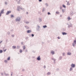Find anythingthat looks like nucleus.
Segmentation results:
<instances>
[{
  "label": "nucleus",
  "instance_id": "nucleus-1",
  "mask_svg": "<svg viewBox=\"0 0 76 76\" xmlns=\"http://www.w3.org/2000/svg\"><path fill=\"white\" fill-rule=\"evenodd\" d=\"M20 9H21V10H22V8H21L20 7V6H18V7H17V10L19 12H20Z\"/></svg>",
  "mask_w": 76,
  "mask_h": 76
},
{
  "label": "nucleus",
  "instance_id": "nucleus-2",
  "mask_svg": "<svg viewBox=\"0 0 76 76\" xmlns=\"http://www.w3.org/2000/svg\"><path fill=\"white\" fill-rule=\"evenodd\" d=\"M67 25L68 26V28H70V27H73V26H72V25H73L71 23H70L69 25V24H68Z\"/></svg>",
  "mask_w": 76,
  "mask_h": 76
},
{
  "label": "nucleus",
  "instance_id": "nucleus-3",
  "mask_svg": "<svg viewBox=\"0 0 76 76\" xmlns=\"http://www.w3.org/2000/svg\"><path fill=\"white\" fill-rule=\"evenodd\" d=\"M76 44V40H74V42L72 44V46L74 47H75V44Z\"/></svg>",
  "mask_w": 76,
  "mask_h": 76
},
{
  "label": "nucleus",
  "instance_id": "nucleus-4",
  "mask_svg": "<svg viewBox=\"0 0 76 76\" xmlns=\"http://www.w3.org/2000/svg\"><path fill=\"white\" fill-rule=\"evenodd\" d=\"M20 18H19V17H17V18L15 19V20L16 22L19 21H20Z\"/></svg>",
  "mask_w": 76,
  "mask_h": 76
},
{
  "label": "nucleus",
  "instance_id": "nucleus-5",
  "mask_svg": "<svg viewBox=\"0 0 76 76\" xmlns=\"http://www.w3.org/2000/svg\"><path fill=\"white\" fill-rule=\"evenodd\" d=\"M71 67H72V68H74L75 67V64H72L71 65Z\"/></svg>",
  "mask_w": 76,
  "mask_h": 76
},
{
  "label": "nucleus",
  "instance_id": "nucleus-6",
  "mask_svg": "<svg viewBox=\"0 0 76 76\" xmlns=\"http://www.w3.org/2000/svg\"><path fill=\"white\" fill-rule=\"evenodd\" d=\"M37 60H38V61H40L41 60V58L40 57V56H39L37 57Z\"/></svg>",
  "mask_w": 76,
  "mask_h": 76
},
{
  "label": "nucleus",
  "instance_id": "nucleus-7",
  "mask_svg": "<svg viewBox=\"0 0 76 76\" xmlns=\"http://www.w3.org/2000/svg\"><path fill=\"white\" fill-rule=\"evenodd\" d=\"M11 11L10 10L8 11H7V13H6V15H9V14H10V13H11Z\"/></svg>",
  "mask_w": 76,
  "mask_h": 76
},
{
  "label": "nucleus",
  "instance_id": "nucleus-8",
  "mask_svg": "<svg viewBox=\"0 0 76 76\" xmlns=\"http://www.w3.org/2000/svg\"><path fill=\"white\" fill-rule=\"evenodd\" d=\"M4 9H3L1 11L0 13V14H3L4 13Z\"/></svg>",
  "mask_w": 76,
  "mask_h": 76
},
{
  "label": "nucleus",
  "instance_id": "nucleus-9",
  "mask_svg": "<svg viewBox=\"0 0 76 76\" xmlns=\"http://www.w3.org/2000/svg\"><path fill=\"white\" fill-rule=\"evenodd\" d=\"M62 34L63 35H67V33H66V32H62Z\"/></svg>",
  "mask_w": 76,
  "mask_h": 76
},
{
  "label": "nucleus",
  "instance_id": "nucleus-10",
  "mask_svg": "<svg viewBox=\"0 0 76 76\" xmlns=\"http://www.w3.org/2000/svg\"><path fill=\"white\" fill-rule=\"evenodd\" d=\"M32 32V31H31V30H28L27 31V32L28 34H29V33H30V32Z\"/></svg>",
  "mask_w": 76,
  "mask_h": 76
},
{
  "label": "nucleus",
  "instance_id": "nucleus-11",
  "mask_svg": "<svg viewBox=\"0 0 76 76\" xmlns=\"http://www.w3.org/2000/svg\"><path fill=\"white\" fill-rule=\"evenodd\" d=\"M40 28V26H39L38 25V28L36 29L37 31H39V29Z\"/></svg>",
  "mask_w": 76,
  "mask_h": 76
},
{
  "label": "nucleus",
  "instance_id": "nucleus-12",
  "mask_svg": "<svg viewBox=\"0 0 76 76\" xmlns=\"http://www.w3.org/2000/svg\"><path fill=\"white\" fill-rule=\"evenodd\" d=\"M51 54H52V55H54V54H55V52L54 51H52L51 52Z\"/></svg>",
  "mask_w": 76,
  "mask_h": 76
},
{
  "label": "nucleus",
  "instance_id": "nucleus-13",
  "mask_svg": "<svg viewBox=\"0 0 76 76\" xmlns=\"http://www.w3.org/2000/svg\"><path fill=\"white\" fill-rule=\"evenodd\" d=\"M70 15L71 16H73V12H71L70 13Z\"/></svg>",
  "mask_w": 76,
  "mask_h": 76
},
{
  "label": "nucleus",
  "instance_id": "nucleus-14",
  "mask_svg": "<svg viewBox=\"0 0 76 76\" xmlns=\"http://www.w3.org/2000/svg\"><path fill=\"white\" fill-rule=\"evenodd\" d=\"M39 22H42V18H39Z\"/></svg>",
  "mask_w": 76,
  "mask_h": 76
},
{
  "label": "nucleus",
  "instance_id": "nucleus-15",
  "mask_svg": "<svg viewBox=\"0 0 76 76\" xmlns=\"http://www.w3.org/2000/svg\"><path fill=\"white\" fill-rule=\"evenodd\" d=\"M72 54V53L70 52H68L67 53V55L68 56H70V55H71Z\"/></svg>",
  "mask_w": 76,
  "mask_h": 76
},
{
  "label": "nucleus",
  "instance_id": "nucleus-16",
  "mask_svg": "<svg viewBox=\"0 0 76 76\" xmlns=\"http://www.w3.org/2000/svg\"><path fill=\"white\" fill-rule=\"evenodd\" d=\"M25 27L26 28V29H29V27L27 26H25Z\"/></svg>",
  "mask_w": 76,
  "mask_h": 76
},
{
  "label": "nucleus",
  "instance_id": "nucleus-17",
  "mask_svg": "<svg viewBox=\"0 0 76 76\" xmlns=\"http://www.w3.org/2000/svg\"><path fill=\"white\" fill-rule=\"evenodd\" d=\"M62 59V56H60L58 60H61Z\"/></svg>",
  "mask_w": 76,
  "mask_h": 76
},
{
  "label": "nucleus",
  "instance_id": "nucleus-18",
  "mask_svg": "<svg viewBox=\"0 0 76 76\" xmlns=\"http://www.w3.org/2000/svg\"><path fill=\"white\" fill-rule=\"evenodd\" d=\"M43 28H47V25H45L43 26Z\"/></svg>",
  "mask_w": 76,
  "mask_h": 76
},
{
  "label": "nucleus",
  "instance_id": "nucleus-19",
  "mask_svg": "<svg viewBox=\"0 0 76 76\" xmlns=\"http://www.w3.org/2000/svg\"><path fill=\"white\" fill-rule=\"evenodd\" d=\"M51 59L53 60L54 61V62H55L56 61V59H54L53 58H52Z\"/></svg>",
  "mask_w": 76,
  "mask_h": 76
},
{
  "label": "nucleus",
  "instance_id": "nucleus-20",
  "mask_svg": "<svg viewBox=\"0 0 76 76\" xmlns=\"http://www.w3.org/2000/svg\"><path fill=\"white\" fill-rule=\"evenodd\" d=\"M10 60V57L9 56L7 58V60L8 61Z\"/></svg>",
  "mask_w": 76,
  "mask_h": 76
},
{
  "label": "nucleus",
  "instance_id": "nucleus-21",
  "mask_svg": "<svg viewBox=\"0 0 76 76\" xmlns=\"http://www.w3.org/2000/svg\"><path fill=\"white\" fill-rule=\"evenodd\" d=\"M20 48V46L18 45L17 47V49H19Z\"/></svg>",
  "mask_w": 76,
  "mask_h": 76
},
{
  "label": "nucleus",
  "instance_id": "nucleus-22",
  "mask_svg": "<svg viewBox=\"0 0 76 76\" xmlns=\"http://www.w3.org/2000/svg\"><path fill=\"white\" fill-rule=\"evenodd\" d=\"M47 75H51V73L50 72H49L47 73Z\"/></svg>",
  "mask_w": 76,
  "mask_h": 76
},
{
  "label": "nucleus",
  "instance_id": "nucleus-23",
  "mask_svg": "<svg viewBox=\"0 0 76 76\" xmlns=\"http://www.w3.org/2000/svg\"><path fill=\"white\" fill-rule=\"evenodd\" d=\"M16 48V47L15 46H12V48H13L14 49H15Z\"/></svg>",
  "mask_w": 76,
  "mask_h": 76
},
{
  "label": "nucleus",
  "instance_id": "nucleus-24",
  "mask_svg": "<svg viewBox=\"0 0 76 76\" xmlns=\"http://www.w3.org/2000/svg\"><path fill=\"white\" fill-rule=\"evenodd\" d=\"M73 70V68L72 67H71L69 69V71H72V70Z\"/></svg>",
  "mask_w": 76,
  "mask_h": 76
},
{
  "label": "nucleus",
  "instance_id": "nucleus-25",
  "mask_svg": "<svg viewBox=\"0 0 76 76\" xmlns=\"http://www.w3.org/2000/svg\"><path fill=\"white\" fill-rule=\"evenodd\" d=\"M67 19H68V20H71V18H70V17H69Z\"/></svg>",
  "mask_w": 76,
  "mask_h": 76
},
{
  "label": "nucleus",
  "instance_id": "nucleus-26",
  "mask_svg": "<svg viewBox=\"0 0 76 76\" xmlns=\"http://www.w3.org/2000/svg\"><path fill=\"white\" fill-rule=\"evenodd\" d=\"M62 7H64V8H66V6H65V5H64V4H63L62 5Z\"/></svg>",
  "mask_w": 76,
  "mask_h": 76
},
{
  "label": "nucleus",
  "instance_id": "nucleus-27",
  "mask_svg": "<svg viewBox=\"0 0 76 76\" xmlns=\"http://www.w3.org/2000/svg\"><path fill=\"white\" fill-rule=\"evenodd\" d=\"M25 49H26V47H25V46H24L23 47V50H25Z\"/></svg>",
  "mask_w": 76,
  "mask_h": 76
},
{
  "label": "nucleus",
  "instance_id": "nucleus-28",
  "mask_svg": "<svg viewBox=\"0 0 76 76\" xmlns=\"http://www.w3.org/2000/svg\"><path fill=\"white\" fill-rule=\"evenodd\" d=\"M14 17H15V16H14V15H11V17L12 18H14Z\"/></svg>",
  "mask_w": 76,
  "mask_h": 76
},
{
  "label": "nucleus",
  "instance_id": "nucleus-29",
  "mask_svg": "<svg viewBox=\"0 0 76 76\" xmlns=\"http://www.w3.org/2000/svg\"><path fill=\"white\" fill-rule=\"evenodd\" d=\"M45 5L47 6V7H48V4L47 3H46Z\"/></svg>",
  "mask_w": 76,
  "mask_h": 76
},
{
  "label": "nucleus",
  "instance_id": "nucleus-30",
  "mask_svg": "<svg viewBox=\"0 0 76 76\" xmlns=\"http://www.w3.org/2000/svg\"><path fill=\"white\" fill-rule=\"evenodd\" d=\"M29 38V37H26L25 38V39L26 40H28V39Z\"/></svg>",
  "mask_w": 76,
  "mask_h": 76
},
{
  "label": "nucleus",
  "instance_id": "nucleus-31",
  "mask_svg": "<svg viewBox=\"0 0 76 76\" xmlns=\"http://www.w3.org/2000/svg\"><path fill=\"white\" fill-rule=\"evenodd\" d=\"M3 53V50H0V53Z\"/></svg>",
  "mask_w": 76,
  "mask_h": 76
},
{
  "label": "nucleus",
  "instance_id": "nucleus-32",
  "mask_svg": "<svg viewBox=\"0 0 76 76\" xmlns=\"http://www.w3.org/2000/svg\"><path fill=\"white\" fill-rule=\"evenodd\" d=\"M66 28H63L62 29L63 31H66Z\"/></svg>",
  "mask_w": 76,
  "mask_h": 76
},
{
  "label": "nucleus",
  "instance_id": "nucleus-33",
  "mask_svg": "<svg viewBox=\"0 0 76 76\" xmlns=\"http://www.w3.org/2000/svg\"><path fill=\"white\" fill-rule=\"evenodd\" d=\"M45 10V8H43L42 9V12H44Z\"/></svg>",
  "mask_w": 76,
  "mask_h": 76
},
{
  "label": "nucleus",
  "instance_id": "nucleus-34",
  "mask_svg": "<svg viewBox=\"0 0 76 76\" xmlns=\"http://www.w3.org/2000/svg\"><path fill=\"white\" fill-rule=\"evenodd\" d=\"M20 53H22V50L21 49L20 50Z\"/></svg>",
  "mask_w": 76,
  "mask_h": 76
},
{
  "label": "nucleus",
  "instance_id": "nucleus-35",
  "mask_svg": "<svg viewBox=\"0 0 76 76\" xmlns=\"http://www.w3.org/2000/svg\"><path fill=\"white\" fill-rule=\"evenodd\" d=\"M48 15H51V13H50V12H48Z\"/></svg>",
  "mask_w": 76,
  "mask_h": 76
},
{
  "label": "nucleus",
  "instance_id": "nucleus-36",
  "mask_svg": "<svg viewBox=\"0 0 76 76\" xmlns=\"http://www.w3.org/2000/svg\"><path fill=\"white\" fill-rule=\"evenodd\" d=\"M65 53H63L62 55H63V56H65Z\"/></svg>",
  "mask_w": 76,
  "mask_h": 76
},
{
  "label": "nucleus",
  "instance_id": "nucleus-37",
  "mask_svg": "<svg viewBox=\"0 0 76 76\" xmlns=\"http://www.w3.org/2000/svg\"><path fill=\"white\" fill-rule=\"evenodd\" d=\"M31 36L32 37H34V34H31Z\"/></svg>",
  "mask_w": 76,
  "mask_h": 76
},
{
  "label": "nucleus",
  "instance_id": "nucleus-38",
  "mask_svg": "<svg viewBox=\"0 0 76 76\" xmlns=\"http://www.w3.org/2000/svg\"><path fill=\"white\" fill-rule=\"evenodd\" d=\"M26 23L27 24H28V23H29V22L27 21V22H26Z\"/></svg>",
  "mask_w": 76,
  "mask_h": 76
},
{
  "label": "nucleus",
  "instance_id": "nucleus-39",
  "mask_svg": "<svg viewBox=\"0 0 76 76\" xmlns=\"http://www.w3.org/2000/svg\"><path fill=\"white\" fill-rule=\"evenodd\" d=\"M9 74H6L5 75V76H9Z\"/></svg>",
  "mask_w": 76,
  "mask_h": 76
},
{
  "label": "nucleus",
  "instance_id": "nucleus-40",
  "mask_svg": "<svg viewBox=\"0 0 76 76\" xmlns=\"http://www.w3.org/2000/svg\"><path fill=\"white\" fill-rule=\"evenodd\" d=\"M56 14H59V12L57 11L56 12Z\"/></svg>",
  "mask_w": 76,
  "mask_h": 76
},
{
  "label": "nucleus",
  "instance_id": "nucleus-41",
  "mask_svg": "<svg viewBox=\"0 0 76 76\" xmlns=\"http://www.w3.org/2000/svg\"><path fill=\"white\" fill-rule=\"evenodd\" d=\"M4 4H6V5H7V2H5Z\"/></svg>",
  "mask_w": 76,
  "mask_h": 76
},
{
  "label": "nucleus",
  "instance_id": "nucleus-42",
  "mask_svg": "<svg viewBox=\"0 0 76 76\" xmlns=\"http://www.w3.org/2000/svg\"><path fill=\"white\" fill-rule=\"evenodd\" d=\"M6 50H7V49L3 50L4 51V52H6Z\"/></svg>",
  "mask_w": 76,
  "mask_h": 76
},
{
  "label": "nucleus",
  "instance_id": "nucleus-43",
  "mask_svg": "<svg viewBox=\"0 0 76 76\" xmlns=\"http://www.w3.org/2000/svg\"><path fill=\"white\" fill-rule=\"evenodd\" d=\"M67 5H68V4H69V5H70V4H69V1H68V2H67Z\"/></svg>",
  "mask_w": 76,
  "mask_h": 76
},
{
  "label": "nucleus",
  "instance_id": "nucleus-44",
  "mask_svg": "<svg viewBox=\"0 0 76 76\" xmlns=\"http://www.w3.org/2000/svg\"><path fill=\"white\" fill-rule=\"evenodd\" d=\"M7 34L8 35H10V32H7Z\"/></svg>",
  "mask_w": 76,
  "mask_h": 76
},
{
  "label": "nucleus",
  "instance_id": "nucleus-45",
  "mask_svg": "<svg viewBox=\"0 0 76 76\" xmlns=\"http://www.w3.org/2000/svg\"><path fill=\"white\" fill-rule=\"evenodd\" d=\"M17 4H20V1H18L17 2Z\"/></svg>",
  "mask_w": 76,
  "mask_h": 76
},
{
  "label": "nucleus",
  "instance_id": "nucleus-46",
  "mask_svg": "<svg viewBox=\"0 0 76 76\" xmlns=\"http://www.w3.org/2000/svg\"><path fill=\"white\" fill-rule=\"evenodd\" d=\"M62 13H64V10L62 9Z\"/></svg>",
  "mask_w": 76,
  "mask_h": 76
},
{
  "label": "nucleus",
  "instance_id": "nucleus-47",
  "mask_svg": "<svg viewBox=\"0 0 76 76\" xmlns=\"http://www.w3.org/2000/svg\"><path fill=\"white\" fill-rule=\"evenodd\" d=\"M1 76H3V73H1Z\"/></svg>",
  "mask_w": 76,
  "mask_h": 76
},
{
  "label": "nucleus",
  "instance_id": "nucleus-48",
  "mask_svg": "<svg viewBox=\"0 0 76 76\" xmlns=\"http://www.w3.org/2000/svg\"><path fill=\"white\" fill-rule=\"evenodd\" d=\"M4 61L5 63H7V60H5Z\"/></svg>",
  "mask_w": 76,
  "mask_h": 76
},
{
  "label": "nucleus",
  "instance_id": "nucleus-49",
  "mask_svg": "<svg viewBox=\"0 0 76 76\" xmlns=\"http://www.w3.org/2000/svg\"><path fill=\"white\" fill-rule=\"evenodd\" d=\"M60 9L61 10V9H62V7L60 6Z\"/></svg>",
  "mask_w": 76,
  "mask_h": 76
},
{
  "label": "nucleus",
  "instance_id": "nucleus-50",
  "mask_svg": "<svg viewBox=\"0 0 76 76\" xmlns=\"http://www.w3.org/2000/svg\"><path fill=\"white\" fill-rule=\"evenodd\" d=\"M4 75H6V72H5V71H4Z\"/></svg>",
  "mask_w": 76,
  "mask_h": 76
},
{
  "label": "nucleus",
  "instance_id": "nucleus-51",
  "mask_svg": "<svg viewBox=\"0 0 76 76\" xmlns=\"http://www.w3.org/2000/svg\"><path fill=\"white\" fill-rule=\"evenodd\" d=\"M22 72H24V71H25V69H22Z\"/></svg>",
  "mask_w": 76,
  "mask_h": 76
},
{
  "label": "nucleus",
  "instance_id": "nucleus-52",
  "mask_svg": "<svg viewBox=\"0 0 76 76\" xmlns=\"http://www.w3.org/2000/svg\"><path fill=\"white\" fill-rule=\"evenodd\" d=\"M39 2H41V1H42V0H39Z\"/></svg>",
  "mask_w": 76,
  "mask_h": 76
},
{
  "label": "nucleus",
  "instance_id": "nucleus-53",
  "mask_svg": "<svg viewBox=\"0 0 76 76\" xmlns=\"http://www.w3.org/2000/svg\"><path fill=\"white\" fill-rule=\"evenodd\" d=\"M25 52L26 53V52H28V50L27 49H26V50H25Z\"/></svg>",
  "mask_w": 76,
  "mask_h": 76
},
{
  "label": "nucleus",
  "instance_id": "nucleus-54",
  "mask_svg": "<svg viewBox=\"0 0 76 76\" xmlns=\"http://www.w3.org/2000/svg\"><path fill=\"white\" fill-rule=\"evenodd\" d=\"M8 42V39H6V42Z\"/></svg>",
  "mask_w": 76,
  "mask_h": 76
},
{
  "label": "nucleus",
  "instance_id": "nucleus-55",
  "mask_svg": "<svg viewBox=\"0 0 76 76\" xmlns=\"http://www.w3.org/2000/svg\"><path fill=\"white\" fill-rule=\"evenodd\" d=\"M57 38H58V39H60V37H58Z\"/></svg>",
  "mask_w": 76,
  "mask_h": 76
},
{
  "label": "nucleus",
  "instance_id": "nucleus-56",
  "mask_svg": "<svg viewBox=\"0 0 76 76\" xmlns=\"http://www.w3.org/2000/svg\"><path fill=\"white\" fill-rule=\"evenodd\" d=\"M44 69H45V68H46V66H44Z\"/></svg>",
  "mask_w": 76,
  "mask_h": 76
},
{
  "label": "nucleus",
  "instance_id": "nucleus-57",
  "mask_svg": "<svg viewBox=\"0 0 76 76\" xmlns=\"http://www.w3.org/2000/svg\"><path fill=\"white\" fill-rule=\"evenodd\" d=\"M32 52H33V53H35V51L34 50H33Z\"/></svg>",
  "mask_w": 76,
  "mask_h": 76
},
{
  "label": "nucleus",
  "instance_id": "nucleus-58",
  "mask_svg": "<svg viewBox=\"0 0 76 76\" xmlns=\"http://www.w3.org/2000/svg\"><path fill=\"white\" fill-rule=\"evenodd\" d=\"M14 36H15L14 35H12V37H14Z\"/></svg>",
  "mask_w": 76,
  "mask_h": 76
},
{
  "label": "nucleus",
  "instance_id": "nucleus-59",
  "mask_svg": "<svg viewBox=\"0 0 76 76\" xmlns=\"http://www.w3.org/2000/svg\"><path fill=\"white\" fill-rule=\"evenodd\" d=\"M10 31L12 32V31H13V29H12V30H11Z\"/></svg>",
  "mask_w": 76,
  "mask_h": 76
},
{
  "label": "nucleus",
  "instance_id": "nucleus-60",
  "mask_svg": "<svg viewBox=\"0 0 76 76\" xmlns=\"http://www.w3.org/2000/svg\"><path fill=\"white\" fill-rule=\"evenodd\" d=\"M11 73H12V74H11V76H12V75H13V72H12Z\"/></svg>",
  "mask_w": 76,
  "mask_h": 76
},
{
  "label": "nucleus",
  "instance_id": "nucleus-61",
  "mask_svg": "<svg viewBox=\"0 0 76 76\" xmlns=\"http://www.w3.org/2000/svg\"><path fill=\"white\" fill-rule=\"evenodd\" d=\"M57 70H59V69L57 68Z\"/></svg>",
  "mask_w": 76,
  "mask_h": 76
},
{
  "label": "nucleus",
  "instance_id": "nucleus-62",
  "mask_svg": "<svg viewBox=\"0 0 76 76\" xmlns=\"http://www.w3.org/2000/svg\"><path fill=\"white\" fill-rule=\"evenodd\" d=\"M23 42H21V44H22V45H23Z\"/></svg>",
  "mask_w": 76,
  "mask_h": 76
},
{
  "label": "nucleus",
  "instance_id": "nucleus-63",
  "mask_svg": "<svg viewBox=\"0 0 76 76\" xmlns=\"http://www.w3.org/2000/svg\"><path fill=\"white\" fill-rule=\"evenodd\" d=\"M26 14H27V15H28V12H26Z\"/></svg>",
  "mask_w": 76,
  "mask_h": 76
},
{
  "label": "nucleus",
  "instance_id": "nucleus-64",
  "mask_svg": "<svg viewBox=\"0 0 76 76\" xmlns=\"http://www.w3.org/2000/svg\"><path fill=\"white\" fill-rule=\"evenodd\" d=\"M60 17H62V15H60Z\"/></svg>",
  "mask_w": 76,
  "mask_h": 76
}]
</instances>
